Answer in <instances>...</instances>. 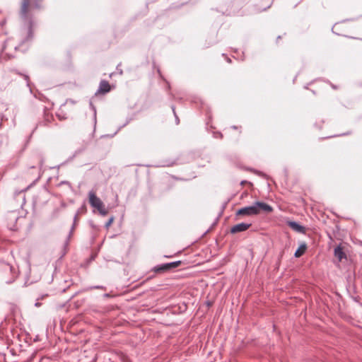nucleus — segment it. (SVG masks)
Returning <instances> with one entry per match:
<instances>
[{
    "mask_svg": "<svg viewBox=\"0 0 362 362\" xmlns=\"http://www.w3.org/2000/svg\"><path fill=\"white\" fill-rule=\"evenodd\" d=\"M42 0H23L21 9V17L23 22L24 27L26 29L27 37L25 41H28L33 37V16L35 11L41 8V2Z\"/></svg>",
    "mask_w": 362,
    "mask_h": 362,
    "instance_id": "1",
    "label": "nucleus"
},
{
    "mask_svg": "<svg viewBox=\"0 0 362 362\" xmlns=\"http://www.w3.org/2000/svg\"><path fill=\"white\" fill-rule=\"evenodd\" d=\"M273 211V208L262 202H256L252 205L245 206L241 209H239L236 211V216H255L259 214L261 211H264L266 213H270Z\"/></svg>",
    "mask_w": 362,
    "mask_h": 362,
    "instance_id": "2",
    "label": "nucleus"
},
{
    "mask_svg": "<svg viewBox=\"0 0 362 362\" xmlns=\"http://www.w3.org/2000/svg\"><path fill=\"white\" fill-rule=\"evenodd\" d=\"M19 274L18 268L4 262L0 263V280L6 284L13 283Z\"/></svg>",
    "mask_w": 362,
    "mask_h": 362,
    "instance_id": "3",
    "label": "nucleus"
},
{
    "mask_svg": "<svg viewBox=\"0 0 362 362\" xmlns=\"http://www.w3.org/2000/svg\"><path fill=\"white\" fill-rule=\"evenodd\" d=\"M88 199L91 206L95 209L101 207V205L103 204L100 199L95 195V193L93 191L89 192Z\"/></svg>",
    "mask_w": 362,
    "mask_h": 362,
    "instance_id": "4",
    "label": "nucleus"
},
{
    "mask_svg": "<svg viewBox=\"0 0 362 362\" xmlns=\"http://www.w3.org/2000/svg\"><path fill=\"white\" fill-rule=\"evenodd\" d=\"M251 223H240L233 226L230 228L231 233H237L247 230L250 226Z\"/></svg>",
    "mask_w": 362,
    "mask_h": 362,
    "instance_id": "5",
    "label": "nucleus"
},
{
    "mask_svg": "<svg viewBox=\"0 0 362 362\" xmlns=\"http://www.w3.org/2000/svg\"><path fill=\"white\" fill-rule=\"evenodd\" d=\"M110 90V83L105 81L102 80L100 83L98 90H97L96 93H102L105 94L108 93Z\"/></svg>",
    "mask_w": 362,
    "mask_h": 362,
    "instance_id": "6",
    "label": "nucleus"
},
{
    "mask_svg": "<svg viewBox=\"0 0 362 362\" xmlns=\"http://www.w3.org/2000/svg\"><path fill=\"white\" fill-rule=\"evenodd\" d=\"M288 225L295 231L296 232H298V233H305V228L298 224L297 222L296 221H289L288 223Z\"/></svg>",
    "mask_w": 362,
    "mask_h": 362,
    "instance_id": "7",
    "label": "nucleus"
},
{
    "mask_svg": "<svg viewBox=\"0 0 362 362\" xmlns=\"http://www.w3.org/2000/svg\"><path fill=\"white\" fill-rule=\"evenodd\" d=\"M334 256L339 261H341L343 258L346 257V255L340 246H337L334 248Z\"/></svg>",
    "mask_w": 362,
    "mask_h": 362,
    "instance_id": "8",
    "label": "nucleus"
},
{
    "mask_svg": "<svg viewBox=\"0 0 362 362\" xmlns=\"http://www.w3.org/2000/svg\"><path fill=\"white\" fill-rule=\"evenodd\" d=\"M306 249H307V245L305 243L300 244L299 247L295 252L294 256L296 257H300V256H302L304 254Z\"/></svg>",
    "mask_w": 362,
    "mask_h": 362,
    "instance_id": "9",
    "label": "nucleus"
},
{
    "mask_svg": "<svg viewBox=\"0 0 362 362\" xmlns=\"http://www.w3.org/2000/svg\"><path fill=\"white\" fill-rule=\"evenodd\" d=\"M165 266H166V263L157 265L153 267V270L156 273H163L167 271H169L168 267H165Z\"/></svg>",
    "mask_w": 362,
    "mask_h": 362,
    "instance_id": "10",
    "label": "nucleus"
},
{
    "mask_svg": "<svg viewBox=\"0 0 362 362\" xmlns=\"http://www.w3.org/2000/svg\"><path fill=\"white\" fill-rule=\"evenodd\" d=\"M165 266H166V263L157 265L153 267V270L156 273H163L167 271H169L168 267H165Z\"/></svg>",
    "mask_w": 362,
    "mask_h": 362,
    "instance_id": "11",
    "label": "nucleus"
},
{
    "mask_svg": "<svg viewBox=\"0 0 362 362\" xmlns=\"http://www.w3.org/2000/svg\"><path fill=\"white\" fill-rule=\"evenodd\" d=\"M181 264V262L180 261H176V262H169V263H166V266H165V267H168V270H172L176 267H177L178 266H180Z\"/></svg>",
    "mask_w": 362,
    "mask_h": 362,
    "instance_id": "12",
    "label": "nucleus"
},
{
    "mask_svg": "<svg viewBox=\"0 0 362 362\" xmlns=\"http://www.w3.org/2000/svg\"><path fill=\"white\" fill-rule=\"evenodd\" d=\"M97 209L102 216H106L107 214V211L105 209L103 204L101 205V207L97 208Z\"/></svg>",
    "mask_w": 362,
    "mask_h": 362,
    "instance_id": "13",
    "label": "nucleus"
},
{
    "mask_svg": "<svg viewBox=\"0 0 362 362\" xmlns=\"http://www.w3.org/2000/svg\"><path fill=\"white\" fill-rule=\"evenodd\" d=\"M78 212H77V213L75 214V216H74V224H73V226H72V227H71V231H70V233H69V238L71 235V233H72V232H73V230H74V227H75V226H76V222H77V220H78Z\"/></svg>",
    "mask_w": 362,
    "mask_h": 362,
    "instance_id": "14",
    "label": "nucleus"
},
{
    "mask_svg": "<svg viewBox=\"0 0 362 362\" xmlns=\"http://www.w3.org/2000/svg\"><path fill=\"white\" fill-rule=\"evenodd\" d=\"M113 221H114V217H113V216H112V217L108 220V221L105 223V228H108L111 226V224L112 223Z\"/></svg>",
    "mask_w": 362,
    "mask_h": 362,
    "instance_id": "15",
    "label": "nucleus"
},
{
    "mask_svg": "<svg viewBox=\"0 0 362 362\" xmlns=\"http://www.w3.org/2000/svg\"><path fill=\"white\" fill-rule=\"evenodd\" d=\"M8 216L11 217V218H13L16 221L18 219V216L15 212L10 213Z\"/></svg>",
    "mask_w": 362,
    "mask_h": 362,
    "instance_id": "16",
    "label": "nucleus"
},
{
    "mask_svg": "<svg viewBox=\"0 0 362 362\" xmlns=\"http://www.w3.org/2000/svg\"><path fill=\"white\" fill-rule=\"evenodd\" d=\"M93 288H95V289H103L105 288L104 286H93V287H90V289H93Z\"/></svg>",
    "mask_w": 362,
    "mask_h": 362,
    "instance_id": "17",
    "label": "nucleus"
},
{
    "mask_svg": "<svg viewBox=\"0 0 362 362\" xmlns=\"http://www.w3.org/2000/svg\"><path fill=\"white\" fill-rule=\"evenodd\" d=\"M173 111L174 115H175V116L176 123H177V124H179V122H180V121H179V119H178V117H177V115H176V114H175V108H174V107H173Z\"/></svg>",
    "mask_w": 362,
    "mask_h": 362,
    "instance_id": "18",
    "label": "nucleus"
},
{
    "mask_svg": "<svg viewBox=\"0 0 362 362\" xmlns=\"http://www.w3.org/2000/svg\"><path fill=\"white\" fill-rule=\"evenodd\" d=\"M24 78L27 81V85L29 86V82H28L29 77H28V76L24 75Z\"/></svg>",
    "mask_w": 362,
    "mask_h": 362,
    "instance_id": "19",
    "label": "nucleus"
},
{
    "mask_svg": "<svg viewBox=\"0 0 362 362\" xmlns=\"http://www.w3.org/2000/svg\"><path fill=\"white\" fill-rule=\"evenodd\" d=\"M35 306H37V307H39V306L40 305V303H36L35 304Z\"/></svg>",
    "mask_w": 362,
    "mask_h": 362,
    "instance_id": "20",
    "label": "nucleus"
},
{
    "mask_svg": "<svg viewBox=\"0 0 362 362\" xmlns=\"http://www.w3.org/2000/svg\"><path fill=\"white\" fill-rule=\"evenodd\" d=\"M47 296V295H43V296H41V298H41V299H42V298H45V296Z\"/></svg>",
    "mask_w": 362,
    "mask_h": 362,
    "instance_id": "21",
    "label": "nucleus"
},
{
    "mask_svg": "<svg viewBox=\"0 0 362 362\" xmlns=\"http://www.w3.org/2000/svg\"><path fill=\"white\" fill-rule=\"evenodd\" d=\"M119 74H122L123 71L122 69H120V71H119Z\"/></svg>",
    "mask_w": 362,
    "mask_h": 362,
    "instance_id": "22",
    "label": "nucleus"
},
{
    "mask_svg": "<svg viewBox=\"0 0 362 362\" xmlns=\"http://www.w3.org/2000/svg\"><path fill=\"white\" fill-rule=\"evenodd\" d=\"M227 61H228V62H230V59L227 58Z\"/></svg>",
    "mask_w": 362,
    "mask_h": 362,
    "instance_id": "23",
    "label": "nucleus"
},
{
    "mask_svg": "<svg viewBox=\"0 0 362 362\" xmlns=\"http://www.w3.org/2000/svg\"><path fill=\"white\" fill-rule=\"evenodd\" d=\"M67 182H62V184H67Z\"/></svg>",
    "mask_w": 362,
    "mask_h": 362,
    "instance_id": "24",
    "label": "nucleus"
},
{
    "mask_svg": "<svg viewBox=\"0 0 362 362\" xmlns=\"http://www.w3.org/2000/svg\"><path fill=\"white\" fill-rule=\"evenodd\" d=\"M245 181H242L241 182V185H243L245 183Z\"/></svg>",
    "mask_w": 362,
    "mask_h": 362,
    "instance_id": "25",
    "label": "nucleus"
},
{
    "mask_svg": "<svg viewBox=\"0 0 362 362\" xmlns=\"http://www.w3.org/2000/svg\"><path fill=\"white\" fill-rule=\"evenodd\" d=\"M105 297H108L109 296V294H105Z\"/></svg>",
    "mask_w": 362,
    "mask_h": 362,
    "instance_id": "26",
    "label": "nucleus"
}]
</instances>
